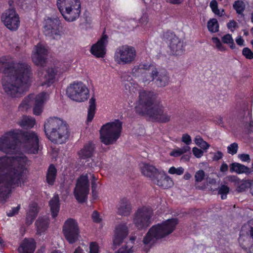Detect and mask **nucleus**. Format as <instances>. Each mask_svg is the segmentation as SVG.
Here are the masks:
<instances>
[{
    "label": "nucleus",
    "instance_id": "680f3d73",
    "mask_svg": "<svg viewBox=\"0 0 253 253\" xmlns=\"http://www.w3.org/2000/svg\"><path fill=\"white\" fill-rule=\"evenodd\" d=\"M97 185L95 180V176H92V179L91 180V190L92 195H94V192H95V190L97 189Z\"/></svg>",
    "mask_w": 253,
    "mask_h": 253
},
{
    "label": "nucleus",
    "instance_id": "c756f323",
    "mask_svg": "<svg viewBox=\"0 0 253 253\" xmlns=\"http://www.w3.org/2000/svg\"><path fill=\"white\" fill-rule=\"evenodd\" d=\"M18 125L23 128L30 129L34 127L36 124L35 118L31 116L24 115L17 123Z\"/></svg>",
    "mask_w": 253,
    "mask_h": 253
},
{
    "label": "nucleus",
    "instance_id": "20e7f679",
    "mask_svg": "<svg viewBox=\"0 0 253 253\" xmlns=\"http://www.w3.org/2000/svg\"><path fill=\"white\" fill-rule=\"evenodd\" d=\"M156 94L152 91L143 90L139 92V99L135 107V112L141 116H148L153 122L167 123L171 119L162 104H154Z\"/></svg>",
    "mask_w": 253,
    "mask_h": 253
},
{
    "label": "nucleus",
    "instance_id": "5fc2aeb1",
    "mask_svg": "<svg viewBox=\"0 0 253 253\" xmlns=\"http://www.w3.org/2000/svg\"><path fill=\"white\" fill-rule=\"evenodd\" d=\"M92 220L94 222L99 223H100L102 219L100 217V214L98 211H94L91 215Z\"/></svg>",
    "mask_w": 253,
    "mask_h": 253
},
{
    "label": "nucleus",
    "instance_id": "0eeeda50",
    "mask_svg": "<svg viewBox=\"0 0 253 253\" xmlns=\"http://www.w3.org/2000/svg\"><path fill=\"white\" fill-rule=\"evenodd\" d=\"M122 130V123L119 119L106 123L100 130L101 141L106 145L113 144L120 137Z\"/></svg>",
    "mask_w": 253,
    "mask_h": 253
},
{
    "label": "nucleus",
    "instance_id": "a211bd4d",
    "mask_svg": "<svg viewBox=\"0 0 253 253\" xmlns=\"http://www.w3.org/2000/svg\"><path fill=\"white\" fill-rule=\"evenodd\" d=\"M108 36L103 33L96 43L92 45L90 53L97 58H103L106 54Z\"/></svg>",
    "mask_w": 253,
    "mask_h": 253
},
{
    "label": "nucleus",
    "instance_id": "b1692460",
    "mask_svg": "<svg viewBox=\"0 0 253 253\" xmlns=\"http://www.w3.org/2000/svg\"><path fill=\"white\" fill-rule=\"evenodd\" d=\"M36 243L33 239L25 238L18 249L19 253H34Z\"/></svg>",
    "mask_w": 253,
    "mask_h": 253
},
{
    "label": "nucleus",
    "instance_id": "6e6d98bb",
    "mask_svg": "<svg viewBox=\"0 0 253 253\" xmlns=\"http://www.w3.org/2000/svg\"><path fill=\"white\" fill-rule=\"evenodd\" d=\"M37 217V216L33 215V214H31V213L28 212L26 214V223L28 225H30L32 224L35 218Z\"/></svg>",
    "mask_w": 253,
    "mask_h": 253
},
{
    "label": "nucleus",
    "instance_id": "39448f33",
    "mask_svg": "<svg viewBox=\"0 0 253 253\" xmlns=\"http://www.w3.org/2000/svg\"><path fill=\"white\" fill-rule=\"evenodd\" d=\"M44 131L46 137L55 144L65 143L70 133L66 122L56 117H50L45 121Z\"/></svg>",
    "mask_w": 253,
    "mask_h": 253
},
{
    "label": "nucleus",
    "instance_id": "dca6fc26",
    "mask_svg": "<svg viewBox=\"0 0 253 253\" xmlns=\"http://www.w3.org/2000/svg\"><path fill=\"white\" fill-rule=\"evenodd\" d=\"M149 78H145L144 82H150L154 81L158 87H164L169 84V77L166 69H161L159 71L155 65L153 66Z\"/></svg>",
    "mask_w": 253,
    "mask_h": 253
},
{
    "label": "nucleus",
    "instance_id": "8fccbe9b",
    "mask_svg": "<svg viewBox=\"0 0 253 253\" xmlns=\"http://www.w3.org/2000/svg\"><path fill=\"white\" fill-rule=\"evenodd\" d=\"M42 108L43 105L35 103L33 108L34 114L37 116L41 115L42 112Z\"/></svg>",
    "mask_w": 253,
    "mask_h": 253
},
{
    "label": "nucleus",
    "instance_id": "c9c22d12",
    "mask_svg": "<svg viewBox=\"0 0 253 253\" xmlns=\"http://www.w3.org/2000/svg\"><path fill=\"white\" fill-rule=\"evenodd\" d=\"M245 7L246 5L244 2L241 0H236L233 4V7L236 13L242 16H244L243 13L245 9Z\"/></svg>",
    "mask_w": 253,
    "mask_h": 253
},
{
    "label": "nucleus",
    "instance_id": "49530a36",
    "mask_svg": "<svg viewBox=\"0 0 253 253\" xmlns=\"http://www.w3.org/2000/svg\"><path fill=\"white\" fill-rule=\"evenodd\" d=\"M250 185V183L247 181H244L237 187V191L238 192H243L246 191Z\"/></svg>",
    "mask_w": 253,
    "mask_h": 253
},
{
    "label": "nucleus",
    "instance_id": "bf43d9fd",
    "mask_svg": "<svg viewBox=\"0 0 253 253\" xmlns=\"http://www.w3.org/2000/svg\"><path fill=\"white\" fill-rule=\"evenodd\" d=\"M211 40L218 50L221 51V42L220 40L217 37H212Z\"/></svg>",
    "mask_w": 253,
    "mask_h": 253
},
{
    "label": "nucleus",
    "instance_id": "7ed1b4c3",
    "mask_svg": "<svg viewBox=\"0 0 253 253\" xmlns=\"http://www.w3.org/2000/svg\"><path fill=\"white\" fill-rule=\"evenodd\" d=\"M39 139L33 131L14 129L7 131L0 138V151L4 153H17L23 147L28 154L38 153Z\"/></svg>",
    "mask_w": 253,
    "mask_h": 253
},
{
    "label": "nucleus",
    "instance_id": "37998d69",
    "mask_svg": "<svg viewBox=\"0 0 253 253\" xmlns=\"http://www.w3.org/2000/svg\"><path fill=\"white\" fill-rule=\"evenodd\" d=\"M248 115L249 116L250 122L249 123H246V124H244V126L248 130L249 132L251 133V131L253 130V120L252 113L249 112Z\"/></svg>",
    "mask_w": 253,
    "mask_h": 253
},
{
    "label": "nucleus",
    "instance_id": "393cba45",
    "mask_svg": "<svg viewBox=\"0 0 253 253\" xmlns=\"http://www.w3.org/2000/svg\"><path fill=\"white\" fill-rule=\"evenodd\" d=\"M131 211L130 202L126 198L121 199L117 208V213L122 216H128Z\"/></svg>",
    "mask_w": 253,
    "mask_h": 253
},
{
    "label": "nucleus",
    "instance_id": "a18cd8bd",
    "mask_svg": "<svg viewBox=\"0 0 253 253\" xmlns=\"http://www.w3.org/2000/svg\"><path fill=\"white\" fill-rule=\"evenodd\" d=\"M238 149V144L235 142L233 143L228 147V153L232 155H234L237 152Z\"/></svg>",
    "mask_w": 253,
    "mask_h": 253
},
{
    "label": "nucleus",
    "instance_id": "423d86ee",
    "mask_svg": "<svg viewBox=\"0 0 253 253\" xmlns=\"http://www.w3.org/2000/svg\"><path fill=\"white\" fill-rule=\"evenodd\" d=\"M178 222L177 218H170L152 226L143 238V242L147 245L154 243L170 234L175 229Z\"/></svg>",
    "mask_w": 253,
    "mask_h": 253
},
{
    "label": "nucleus",
    "instance_id": "0e129e2a",
    "mask_svg": "<svg viewBox=\"0 0 253 253\" xmlns=\"http://www.w3.org/2000/svg\"><path fill=\"white\" fill-rule=\"evenodd\" d=\"M167 2L172 4H180L183 2V0H166Z\"/></svg>",
    "mask_w": 253,
    "mask_h": 253
},
{
    "label": "nucleus",
    "instance_id": "4468645a",
    "mask_svg": "<svg viewBox=\"0 0 253 253\" xmlns=\"http://www.w3.org/2000/svg\"><path fill=\"white\" fill-rule=\"evenodd\" d=\"M62 28L61 23L58 17H48L45 20L44 33L46 36L53 39H59L61 35Z\"/></svg>",
    "mask_w": 253,
    "mask_h": 253
},
{
    "label": "nucleus",
    "instance_id": "6e6552de",
    "mask_svg": "<svg viewBox=\"0 0 253 253\" xmlns=\"http://www.w3.org/2000/svg\"><path fill=\"white\" fill-rule=\"evenodd\" d=\"M57 5L63 18L68 22L76 21L80 15V0H57Z\"/></svg>",
    "mask_w": 253,
    "mask_h": 253
},
{
    "label": "nucleus",
    "instance_id": "13d9d810",
    "mask_svg": "<svg viewBox=\"0 0 253 253\" xmlns=\"http://www.w3.org/2000/svg\"><path fill=\"white\" fill-rule=\"evenodd\" d=\"M192 151L194 155L197 158H200L203 155V151L197 147H194L192 149Z\"/></svg>",
    "mask_w": 253,
    "mask_h": 253
},
{
    "label": "nucleus",
    "instance_id": "f8f14e48",
    "mask_svg": "<svg viewBox=\"0 0 253 253\" xmlns=\"http://www.w3.org/2000/svg\"><path fill=\"white\" fill-rule=\"evenodd\" d=\"M163 37L165 40L169 42V46L173 55H181L184 53L186 44L173 32L167 31L164 33Z\"/></svg>",
    "mask_w": 253,
    "mask_h": 253
},
{
    "label": "nucleus",
    "instance_id": "7c9ffc66",
    "mask_svg": "<svg viewBox=\"0 0 253 253\" xmlns=\"http://www.w3.org/2000/svg\"><path fill=\"white\" fill-rule=\"evenodd\" d=\"M49 224L48 219L42 217H39L35 222L37 233L41 235L42 233H44L47 229Z\"/></svg>",
    "mask_w": 253,
    "mask_h": 253
},
{
    "label": "nucleus",
    "instance_id": "58836bf2",
    "mask_svg": "<svg viewBox=\"0 0 253 253\" xmlns=\"http://www.w3.org/2000/svg\"><path fill=\"white\" fill-rule=\"evenodd\" d=\"M47 96H48V93L45 91H42L39 93L35 97H34L35 103L43 105V104L44 101L46 99Z\"/></svg>",
    "mask_w": 253,
    "mask_h": 253
},
{
    "label": "nucleus",
    "instance_id": "72a5a7b5",
    "mask_svg": "<svg viewBox=\"0 0 253 253\" xmlns=\"http://www.w3.org/2000/svg\"><path fill=\"white\" fill-rule=\"evenodd\" d=\"M34 99V94H30L25 97L19 106V110L22 111H27L31 106Z\"/></svg>",
    "mask_w": 253,
    "mask_h": 253
},
{
    "label": "nucleus",
    "instance_id": "c03bdc74",
    "mask_svg": "<svg viewBox=\"0 0 253 253\" xmlns=\"http://www.w3.org/2000/svg\"><path fill=\"white\" fill-rule=\"evenodd\" d=\"M242 54L248 59H253V52L248 47H245L242 50Z\"/></svg>",
    "mask_w": 253,
    "mask_h": 253
},
{
    "label": "nucleus",
    "instance_id": "c85d7f7f",
    "mask_svg": "<svg viewBox=\"0 0 253 253\" xmlns=\"http://www.w3.org/2000/svg\"><path fill=\"white\" fill-rule=\"evenodd\" d=\"M57 70L54 68H49L46 70V74L44 75V81L42 83V85L50 86L52 84L55 79V76L57 74Z\"/></svg>",
    "mask_w": 253,
    "mask_h": 253
},
{
    "label": "nucleus",
    "instance_id": "2f4dec72",
    "mask_svg": "<svg viewBox=\"0 0 253 253\" xmlns=\"http://www.w3.org/2000/svg\"><path fill=\"white\" fill-rule=\"evenodd\" d=\"M231 172H235L238 174L245 173L249 174L251 173L250 169L244 165L238 163H233L230 166Z\"/></svg>",
    "mask_w": 253,
    "mask_h": 253
},
{
    "label": "nucleus",
    "instance_id": "052dcab7",
    "mask_svg": "<svg viewBox=\"0 0 253 253\" xmlns=\"http://www.w3.org/2000/svg\"><path fill=\"white\" fill-rule=\"evenodd\" d=\"M239 158L242 161V162H250V157L249 154H242L239 155L238 156Z\"/></svg>",
    "mask_w": 253,
    "mask_h": 253
},
{
    "label": "nucleus",
    "instance_id": "a19ab883",
    "mask_svg": "<svg viewBox=\"0 0 253 253\" xmlns=\"http://www.w3.org/2000/svg\"><path fill=\"white\" fill-rule=\"evenodd\" d=\"M210 6L211 8L213 13H214L215 15L221 16V14H220V11L218 8V4L216 0H212L210 2Z\"/></svg>",
    "mask_w": 253,
    "mask_h": 253
},
{
    "label": "nucleus",
    "instance_id": "9b49d317",
    "mask_svg": "<svg viewBox=\"0 0 253 253\" xmlns=\"http://www.w3.org/2000/svg\"><path fill=\"white\" fill-rule=\"evenodd\" d=\"M153 211L149 208L142 207L139 208L135 213L133 222L138 229L147 228L151 223V219Z\"/></svg>",
    "mask_w": 253,
    "mask_h": 253
},
{
    "label": "nucleus",
    "instance_id": "cd10ccee",
    "mask_svg": "<svg viewBox=\"0 0 253 253\" xmlns=\"http://www.w3.org/2000/svg\"><path fill=\"white\" fill-rule=\"evenodd\" d=\"M49 206L50 209L51 215L53 218H56L59 212L60 204L59 196L54 195L49 202Z\"/></svg>",
    "mask_w": 253,
    "mask_h": 253
},
{
    "label": "nucleus",
    "instance_id": "f704fd0d",
    "mask_svg": "<svg viewBox=\"0 0 253 253\" xmlns=\"http://www.w3.org/2000/svg\"><path fill=\"white\" fill-rule=\"evenodd\" d=\"M207 28L209 31L214 33L218 31L219 24L216 18L210 19L207 23Z\"/></svg>",
    "mask_w": 253,
    "mask_h": 253
},
{
    "label": "nucleus",
    "instance_id": "4be33fe9",
    "mask_svg": "<svg viewBox=\"0 0 253 253\" xmlns=\"http://www.w3.org/2000/svg\"><path fill=\"white\" fill-rule=\"evenodd\" d=\"M128 234V230L126 224H120L116 226L113 238V246L115 248L122 244Z\"/></svg>",
    "mask_w": 253,
    "mask_h": 253
},
{
    "label": "nucleus",
    "instance_id": "de8ad7c7",
    "mask_svg": "<svg viewBox=\"0 0 253 253\" xmlns=\"http://www.w3.org/2000/svg\"><path fill=\"white\" fill-rule=\"evenodd\" d=\"M132 247V245L129 246L127 245L123 246L116 253H132L133 252Z\"/></svg>",
    "mask_w": 253,
    "mask_h": 253
},
{
    "label": "nucleus",
    "instance_id": "603ef678",
    "mask_svg": "<svg viewBox=\"0 0 253 253\" xmlns=\"http://www.w3.org/2000/svg\"><path fill=\"white\" fill-rule=\"evenodd\" d=\"M227 27L229 30L233 32L238 27V24L235 20H232L227 24Z\"/></svg>",
    "mask_w": 253,
    "mask_h": 253
},
{
    "label": "nucleus",
    "instance_id": "f03ea898",
    "mask_svg": "<svg viewBox=\"0 0 253 253\" xmlns=\"http://www.w3.org/2000/svg\"><path fill=\"white\" fill-rule=\"evenodd\" d=\"M26 162L25 156L0 157V202L8 198L13 186L20 184Z\"/></svg>",
    "mask_w": 253,
    "mask_h": 253
},
{
    "label": "nucleus",
    "instance_id": "473e14b6",
    "mask_svg": "<svg viewBox=\"0 0 253 253\" xmlns=\"http://www.w3.org/2000/svg\"><path fill=\"white\" fill-rule=\"evenodd\" d=\"M89 107L87 111V121L91 122L94 117L96 112V102L94 97H91L89 101Z\"/></svg>",
    "mask_w": 253,
    "mask_h": 253
},
{
    "label": "nucleus",
    "instance_id": "a878e982",
    "mask_svg": "<svg viewBox=\"0 0 253 253\" xmlns=\"http://www.w3.org/2000/svg\"><path fill=\"white\" fill-rule=\"evenodd\" d=\"M57 176V169L53 164L48 166L45 174V180L48 185H54Z\"/></svg>",
    "mask_w": 253,
    "mask_h": 253
},
{
    "label": "nucleus",
    "instance_id": "4d7b16f0",
    "mask_svg": "<svg viewBox=\"0 0 253 253\" xmlns=\"http://www.w3.org/2000/svg\"><path fill=\"white\" fill-rule=\"evenodd\" d=\"M28 212L31 213V214H33V215H36L37 216L39 212L37 205L36 204L31 205L30 206V209Z\"/></svg>",
    "mask_w": 253,
    "mask_h": 253
},
{
    "label": "nucleus",
    "instance_id": "412c9836",
    "mask_svg": "<svg viewBox=\"0 0 253 253\" xmlns=\"http://www.w3.org/2000/svg\"><path fill=\"white\" fill-rule=\"evenodd\" d=\"M154 65L146 63H141L138 65L135 66L132 70V75L134 77H141L143 82L145 78H149L150 73L152 70Z\"/></svg>",
    "mask_w": 253,
    "mask_h": 253
},
{
    "label": "nucleus",
    "instance_id": "4c0bfd02",
    "mask_svg": "<svg viewBox=\"0 0 253 253\" xmlns=\"http://www.w3.org/2000/svg\"><path fill=\"white\" fill-rule=\"evenodd\" d=\"M222 43L227 44L232 49L236 48V45L234 43V40L231 35L229 34H227L222 36Z\"/></svg>",
    "mask_w": 253,
    "mask_h": 253
},
{
    "label": "nucleus",
    "instance_id": "ea45409f",
    "mask_svg": "<svg viewBox=\"0 0 253 253\" xmlns=\"http://www.w3.org/2000/svg\"><path fill=\"white\" fill-rule=\"evenodd\" d=\"M184 169L181 167L176 168L172 166L169 169L168 172L171 174L181 175L184 173Z\"/></svg>",
    "mask_w": 253,
    "mask_h": 253
},
{
    "label": "nucleus",
    "instance_id": "09e8293b",
    "mask_svg": "<svg viewBox=\"0 0 253 253\" xmlns=\"http://www.w3.org/2000/svg\"><path fill=\"white\" fill-rule=\"evenodd\" d=\"M89 249V253H99V246L96 242L90 243Z\"/></svg>",
    "mask_w": 253,
    "mask_h": 253
},
{
    "label": "nucleus",
    "instance_id": "f3484780",
    "mask_svg": "<svg viewBox=\"0 0 253 253\" xmlns=\"http://www.w3.org/2000/svg\"><path fill=\"white\" fill-rule=\"evenodd\" d=\"M1 19L5 27L10 31H16L20 26L19 15L13 8L5 10L1 15Z\"/></svg>",
    "mask_w": 253,
    "mask_h": 253
},
{
    "label": "nucleus",
    "instance_id": "79ce46f5",
    "mask_svg": "<svg viewBox=\"0 0 253 253\" xmlns=\"http://www.w3.org/2000/svg\"><path fill=\"white\" fill-rule=\"evenodd\" d=\"M205 177V172L202 170L200 169L196 172L195 174V182H200L204 180Z\"/></svg>",
    "mask_w": 253,
    "mask_h": 253
},
{
    "label": "nucleus",
    "instance_id": "aec40b11",
    "mask_svg": "<svg viewBox=\"0 0 253 253\" xmlns=\"http://www.w3.org/2000/svg\"><path fill=\"white\" fill-rule=\"evenodd\" d=\"M95 150V146L92 142L89 141L84 144L77 153L80 162L84 165L85 163L89 162L93 156Z\"/></svg>",
    "mask_w": 253,
    "mask_h": 253
},
{
    "label": "nucleus",
    "instance_id": "9d476101",
    "mask_svg": "<svg viewBox=\"0 0 253 253\" xmlns=\"http://www.w3.org/2000/svg\"><path fill=\"white\" fill-rule=\"evenodd\" d=\"M136 56L135 48L128 45H124L118 47L114 54V59L118 64H129L132 63Z\"/></svg>",
    "mask_w": 253,
    "mask_h": 253
},
{
    "label": "nucleus",
    "instance_id": "2eb2a0df",
    "mask_svg": "<svg viewBox=\"0 0 253 253\" xmlns=\"http://www.w3.org/2000/svg\"><path fill=\"white\" fill-rule=\"evenodd\" d=\"M89 192V181L87 176H81L77 180L74 191V196L80 203H84L87 201Z\"/></svg>",
    "mask_w": 253,
    "mask_h": 253
},
{
    "label": "nucleus",
    "instance_id": "3c124183",
    "mask_svg": "<svg viewBox=\"0 0 253 253\" xmlns=\"http://www.w3.org/2000/svg\"><path fill=\"white\" fill-rule=\"evenodd\" d=\"M20 208V206L18 205L16 207H13L11 210L6 212V215L8 217H12L15 214H17Z\"/></svg>",
    "mask_w": 253,
    "mask_h": 253
},
{
    "label": "nucleus",
    "instance_id": "5701e85b",
    "mask_svg": "<svg viewBox=\"0 0 253 253\" xmlns=\"http://www.w3.org/2000/svg\"><path fill=\"white\" fill-rule=\"evenodd\" d=\"M154 180H156L158 186L163 189H168L173 185L172 179L164 171H160Z\"/></svg>",
    "mask_w": 253,
    "mask_h": 253
},
{
    "label": "nucleus",
    "instance_id": "69168bd1",
    "mask_svg": "<svg viewBox=\"0 0 253 253\" xmlns=\"http://www.w3.org/2000/svg\"><path fill=\"white\" fill-rule=\"evenodd\" d=\"M199 147H200L201 148L204 150H206L209 148L210 147V145L205 141H203L200 145H199Z\"/></svg>",
    "mask_w": 253,
    "mask_h": 253
},
{
    "label": "nucleus",
    "instance_id": "e2e57ef3",
    "mask_svg": "<svg viewBox=\"0 0 253 253\" xmlns=\"http://www.w3.org/2000/svg\"><path fill=\"white\" fill-rule=\"evenodd\" d=\"M229 187L225 185L222 184V200L225 198L226 194L229 192Z\"/></svg>",
    "mask_w": 253,
    "mask_h": 253
},
{
    "label": "nucleus",
    "instance_id": "1a4fd4ad",
    "mask_svg": "<svg viewBox=\"0 0 253 253\" xmlns=\"http://www.w3.org/2000/svg\"><path fill=\"white\" fill-rule=\"evenodd\" d=\"M68 96L76 102H84L89 97V90L86 86L81 82H74L68 86L66 89Z\"/></svg>",
    "mask_w": 253,
    "mask_h": 253
},
{
    "label": "nucleus",
    "instance_id": "774afa93",
    "mask_svg": "<svg viewBox=\"0 0 253 253\" xmlns=\"http://www.w3.org/2000/svg\"><path fill=\"white\" fill-rule=\"evenodd\" d=\"M237 44L240 46L244 45V40L241 37H238L236 39Z\"/></svg>",
    "mask_w": 253,
    "mask_h": 253
},
{
    "label": "nucleus",
    "instance_id": "e433bc0d",
    "mask_svg": "<svg viewBox=\"0 0 253 253\" xmlns=\"http://www.w3.org/2000/svg\"><path fill=\"white\" fill-rule=\"evenodd\" d=\"M190 148L188 146H185L181 148H178L177 149H174L169 153V155L174 157H177L181 155L186 153L187 152L190 151Z\"/></svg>",
    "mask_w": 253,
    "mask_h": 253
},
{
    "label": "nucleus",
    "instance_id": "ddd939ff",
    "mask_svg": "<svg viewBox=\"0 0 253 253\" xmlns=\"http://www.w3.org/2000/svg\"><path fill=\"white\" fill-rule=\"evenodd\" d=\"M62 230L66 240L70 244H74L78 240L80 230L78 222L74 219H67L63 225Z\"/></svg>",
    "mask_w": 253,
    "mask_h": 253
},
{
    "label": "nucleus",
    "instance_id": "338daca9",
    "mask_svg": "<svg viewBox=\"0 0 253 253\" xmlns=\"http://www.w3.org/2000/svg\"><path fill=\"white\" fill-rule=\"evenodd\" d=\"M203 141V139L199 136H197L195 138V143L199 146Z\"/></svg>",
    "mask_w": 253,
    "mask_h": 253
},
{
    "label": "nucleus",
    "instance_id": "864d4df0",
    "mask_svg": "<svg viewBox=\"0 0 253 253\" xmlns=\"http://www.w3.org/2000/svg\"><path fill=\"white\" fill-rule=\"evenodd\" d=\"M181 141L188 146L192 142L191 136L187 133L183 134L181 137Z\"/></svg>",
    "mask_w": 253,
    "mask_h": 253
},
{
    "label": "nucleus",
    "instance_id": "f257e3e1",
    "mask_svg": "<svg viewBox=\"0 0 253 253\" xmlns=\"http://www.w3.org/2000/svg\"><path fill=\"white\" fill-rule=\"evenodd\" d=\"M0 72L3 73L2 85L7 94L12 97L27 91L30 85L32 76L31 67L26 63H18L8 61L6 57H0Z\"/></svg>",
    "mask_w": 253,
    "mask_h": 253
},
{
    "label": "nucleus",
    "instance_id": "bb28decb",
    "mask_svg": "<svg viewBox=\"0 0 253 253\" xmlns=\"http://www.w3.org/2000/svg\"><path fill=\"white\" fill-rule=\"evenodd\" d=\"M140 168L143 175L153 180L160 171L153 166L145 163L142 164Z\"/></svg>",
    "mask_w": 253,
    "mask_h": 253
},
{
    "label": "nucleus",
    "instance_id": "6ab92c4d",
    "mask_svg": "<svg viewBox=\"0 0 253 253\" xmlns=\"http://www.w3.org/2000/svg\"><path fill=\"white\" fill-rule=\"evenodd\" d=\"M35 52L32 55V61L35 65L43 67L46 62L48 50L41 43H38L35 46Z\"/></svg>",
    "mask_w": 253,
    "mask_h": 253
}]
</instances>
